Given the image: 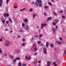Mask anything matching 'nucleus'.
I'll return each mask as SVG.
<instances>
[{
  "label": "nucleus",
  "mask_w": 66,
  "mask_h": 66,
  "mask_svg": "<svg viewBox=\"0 0 66 66\" xmlns=\"http://www.w3.org/2000/svg\"><path fill=\"white\" fill-rule=\"evenodd\" d=\"M9 44L10 42L9 41H7L6 42V43H5V45L6 47H8V46H9Z\"/></svg>",
  "instance_id": "f257e3e1"
},
{
  "label": "nucleus",
  "mask_w": 66,
  "mask_h": 66,
  "mask_svg": "<svg viewBox=\"0 0 66 66\" xmlns=\"http://www.w3.org/2000/svg\"><path fill=\"white\" fill-rule=\"evenodd\" d=\"M3 15L5 17H6L9 16V14L8 13L7 14L6 13H5Z\"/></svg>",
  "instance_id": "f03ea898"
},
{
  "label": "nucleus",
  "mask_w": 66,
  "mask_h": 66,
  "mask_svg": "<svg viewBox=\"0 0 66 66\" xmlns=\"http://www.w3.org/2000/svg\"><path fill=\"white\" fill-rule=\"evenodd\" d=\"M32 4H35L37 6H38V3H37V2H36L35 3L34 2H32Z\"/></svg>",
  "instance_id": "7ed1b4c3"
},
{
  "label": "nucleus",
  "mask_w": 66,
  "mask_h": 66,
  "mask_svg": "<svg viewBox=\"0 0 66 66\" xmlns=\"http://www.w3.org/2000/svg\"><path fill=\"white\" fill-rule=\"evenodd\" d=\"M36 1H37L38 3H39V2L40 3V4H42V1L40 0L39 1L38 0H37Z\"/></svg>",
  "instance_id": "20e7f679"
},
{
  "label": "nucleus",
  "mask_w": 66,
  "mask_h": 66,
  "mask_svg": "<svg viewBox=\"0 0 66 66\" xmlns=\"http://www.w3.org/2000/svg\"><path fill=\"white\" fill-rule=\"evenodd\" d=\"M3 2V1L2 0H0V6H2V3Z\"/></svg>",
  "instance_id": "39448f33"
},
{
  "label": "nucleus",
  "mask_w": 66,
  "mask_h": 66,
  "mask_svg": "<svg viewBox=\"0 0 66 66\" xmlns=\"http://www.w3.org/2000/svg\"><path fill=\"white\" fill-rule=\"evenodd\" d=\"M47 24L46 23H43L41 24L42 27H45V26H46Z\"/></svg>",
  "instance_id": "423d86ee"
},
{
  "label": "nucleus",
  "mask_w": 66,
  "mask_h": 66,
  "mask_svg": "<svg viewBox=\"0 0 66 66\" xmlns=\"http://www.w3.org/2000/svg\"><path fill=\"white\" fill-rule=\"evenodd\" d=\"M48 46H49V43H48V42H46V47H48Z\"/></svg>",
  "instance_id": "0eeeda50"
},
{
  "label": "nucleus",
  "mask_w": 66,
  "mask_h": 66,
  "mask_svg": "<svg viewBox=\"0 0 66 66\" xmlns=\"http://www.w3.org/2000/svg\"><path fill=\"white\" fill-rule=\"evenodd\" d=\"M53 13L54 15V16H56V17H57V14L56 13H55V12H54Z\"/></svg>",
  "instance_id": "6e6552de"
},
{
  "label": "nucleus",
  "mask_w": 66,
  "mask_h": 66,
  "mask_svg": "<svg viewBox=\"0 0 66 66\" xmlns=\"http://www.w3.org/2000/svg\"><path fill=\"white\" fill-rule=\"evenodd\" d=\"M47 66H50V61H47Z\"/></svg>",
  "instance_id": "1a4fd4ad"
},
{
  "label": "nucleus",
  "mask_w": 66,
  "mask_h": 66,
  "mask_svg": "<svg viewBox=\"0 0 66 66\" xmlns=\"http://www.w3.org/2000/svg\"><path fill=\"white\" fill-rule=\"evenodd\" d=\"M56 43L59 45H61V42L59 41H56Z\"/></svg>",
  "instance_id": "9d476101"
},
{
  "label": "nucleus",
  "mask_w": 66,
  "mask_h": 66,
  "mask_svg": "<svg viewBox=\"0 0 66 66\" xmlns=\"http://www.w3.org/2000/svg\"><path fill=\"white\" fill-rule=\"evenodd\" d=\"M10 56L11 58V59H13L14 58V56H12L11 55H10Z\"/></svg>",
  "instance_id": "9b49d317"
},
{
  "label": "nucleus",
  "mask_w": 66,
  "mask_h": 66,
  "mask_svg": "<svg viewBox=\"0 0 66 66\" xmlns=\"http://www.w3.org/2000/svg\"><path fill=\"white\" fill-rule=\"evenodd\" d=\"M16 60H20V58L19 57H17L15 59Z\"/></svg>",
  "instance_id": "f8f14e48"
},
{
  "label": "nucleus",
  "mask_w": 66,
  "mask_h": 66,
  "mask_svg": "<svg viewBox=\"0 0 66 66\" xmlns=\"http://www.w3.org/2000/svg\"><path fill=\"white\" fill-rule=\"evenodd\" d=\"M59 20L57 19H55V22L56 23H57V22H59Z\"/></svg>",
  "instance_id": "ddd939ff"
},
{
  "label": "nucleus",
  "mask_w": 66,
  "mask_h": 66,
  "mask_svg": "<svg viewBox=\"0 0 66 66\" xmlns=\"http://www.w3.org/2000/svg\"><path fill=\"white\" fill-rule=\"evenodd\" d=\"M52 19V17H49L47 18V19L48 20H51V19Z\"/></svg>",
  "instance_id": "4468645a"
},
{
  "label": "nucleus",
  "mask_w": 66,
  "mask_h": 66,
  "mask_svg": "<svg viewBox=\"0 0 66 66\" xmlns=\"http://www.w3.org/2000/svg\"><path fill=\"white\" fill-rule=\"evenodd\" d=\"M43 52L44 53V54H45V55H46V54H47V52L46 51H43Z\"/></svg>",
  "instance_id": "2eb2a0df"
},
{
  "label": "nucleus",
  "mask_w": 66,
  "mask_h": 66,
  "mask_svg": "<svg viewBox=\"0 0 66 66\" xmlns=\"http://www.w3.org/2000/svg\"><path fill=\"white\" fill-rule=\"evenodd\" d=\"M53 46L54 45L53 43H51V45H50L51 47H53Z\"/></svg>",
  "instance_id": "dca6fc26"
},
{
  "label": "nucleus",
  "mask_w": 66,
  "mask_h": 66,
  "mask_svg": "<svg viewBox=\"0 0 66 66\" xmlns=\"http://www.w3.org/2000/svg\"><path fill=\"white\" fill-rule=\"evenodd\" d=\"M29 28L28 27V25H26V30H28V29H29Z\"/></svg>",
  "instance_id": "f3484780"
},
{
  "label": "nucleus",
  "mask_w": 66,
  "mask_h": 66,
  "mask_svg": "<svg viewBox=\"0 0 66 66\" xmlns=\"http://www.w3.org/2000/svg\"><path fill=\"white\" fill-rule=\"evenodd\" d=\"M48 4L50 5H52V4H51V2H48Z\"/></svg>",
  "instance_id": "a211bd4d"
},
{
  "label": "nucleus",
  "mask_w": 66,
  "mask_h": 66,
  "mask_svg": "<svg viewBox=\"0 0 66 66\" xmlns=\"http://www.w3.org/2000/svg\"><path fill=\"white\" fill-rule=\"evenodd\" d=\"M26 10V8H24L23 9H21L20 10V11H24V10Z\"/></svg>",
  "instance_id": "6ab92c4d"
},
{
  "label": "nucleus",
  "mask_w": 66,
  "mask_h": 66,
  "mask_svg": "<svg viewBox=\"0 0 66 66\" xmlns=\"http://www.w3.org/2000/svg\"><path fill=\"white\" fill-rule=\"evenodd\" d=\"M18 66H21V63H20V62H19V63Z\"/></svg>",
  "instance_id": "aec40b11"
},
{
  "label": "nucleus",
  "mask_w": 66,
  "mask_h": 66,
  "mask_svg": "<svg viewBox=\"0 0 66 66\" xmlns=\"http://www.w3.org/2000/svg\"><path fill=\"white\" fill-rule=\"evenodd\" d=\"M34 50L35 51H36L37 50V48L36 47H35L34 48Z\"/></svg>",
  "instance_id": "412c9836"
},
{
  "label": "nucleus",
  "mask_w": 66,
  "mask_h": 66,
  "mask_svg": "<svg viewBox=\"0 0 66 66\" xmlns=\"http://www.w3.org/2000/svg\"><path fill=\"white\" fill-rule=\"evenodd\" d=\"M44 8L45 9H46V8H47V9H48L49 7H48V6H45L44 7Z\"/></svg>",
  "instance_id": "4be33fe9"
},
{
  "label": "nucleus",
  "mask_w": 66,
  "mask_h": 66,
  "mask_svg": "<svg viewBox=\"0 0 66 66\" xmlns=\"http://www.w3.org/2000/svg\"><path fill=\"white\" fill-rule=\"evenodd\" d=\"M43 51H44H44H45L46 50V48L45 47H43Z\"/></svg>",
  "instance_id": "5701e85b"
},
{
  "label": "nucleus",
  "mask_w": 66,
  "mask_h": 66,
  "mask_svg": "<svg viewBox=\"0 0 66 66\" xmlns=\"http://www.w3.org/2000/svg\"><path fill=\"white\" fill-rule=\"evenodd\" d=\"M32 47H36V45L35 44H34L32 45Z\"/></svg>",
  "instance_id": "b1692460"
},
{
  "label": "nucleus",
  "mask_w": 66,
  "mask_h": 66,
  "mask_svg": "<svg viewBox=\"0 0 66 66\" xmlns=\"http://www.w3.org/2000/svg\"><path fill=\"white\" fill-rule=\"evenodd\" d=\"M33 11V9L31 8V9L29 10L30 12H32Z\"/></svg>",
  "instance_id": "393cba45"
},
{
  "label": "nucleus",
  "mask_w": 66,
  "mask_h": 66,
  "mask_svg": "<svg viewBox=\"0 0 66 66\" xmlns=\"http://www.w3.org/2000/svg\"><path fill=\"white\" fill-rule=\"evenodd\" d=\"M24 22H27L28 21V19H26L24 20Z\"/></svg>",
  "instance_id": "a878e982"
},
{
  "label": "nucleus",
  "mask_w": 66,
  "mask_h": 66,
  "mask_svg": "<svg viewBox=\"0 0 66 66\" xmlns=\"http://www.w3.org/2000/svg\"><path fill=\"white\" fill-rule=\"evenodd\" d=\"M33 18L34 19L35 18V17L36 16V14H34V15H33Z\"/></svg>",
  "instance_id": "bb28decb"
},
{
  "label": "nucleus",
  "mask_w": 66,
  "mask_h": 66,
  "mask_svg": "<svg viewBox=\"0 0 66 66\" xmlns=\"http://www.w3.org/2000/svg\"><path fill=\"white\" fill-rule=\"evenodd\" d=\"M13 63H15V62H16V59H14L13 60Z\"/></svg>",
  "instance_id": "cd10ccee"
},
{
  "label": "nucleus",
  "mask_w": 66,
  "mask_h": 66,
  "mask_svg": "<svg viewBox=\"0 0 66 66\" xmlns=\"http://www.w3.org/2000/svg\"><path fill=\"white\" fill-rule=\"evenodd\" d=\"M9 20L10 22H12V20L11 19H9Z\"/></svg>",
  "instance_id": "c85d7f7f"
},
{
  "label": "nucleus",
  "mask_w": 66,
  "mask_h": 66,
  "mask_svg": "<svg viewBox=\"0 0 66 66\" xmlns=\"http://www.w3.org/2000/svg\"><path fill=\"white\" fill-rule=\"evenodd\" d=\"M63 12H64V11H60L59 12L60 13H63Z\"/></svg>",
  "instance_id": "c756f323"
},
{
  "label": "nucleus",
  "mask_w": 66,
  "mask_h": 66,
  "mask_svg": "<svg viewBox=\"0 0 66 66\" xmlns=\"http://www.w3.org/2000/svg\"><path fill=\"white\" fill-rule=\"evenodd\" d=\"M0 53H2V51H1V48H0Z\"/></svg>",
  "instance_id": "7c9ffc66"
},
{
  "label": "nucleus",
  "mask_w": 66,
  "mask_h": 66,
  "mask_svg": "<svg viewBox=\"0 0 66 66\" xmlns=\"http://www.w3.org/2000/svg\"><path fill=\"white\" fill-rule=\"evenodd\" d=\"M62 18H63V19H65V16L64 15H63L62 16Z\"/></svg>",
  "instance_id": "2f4dec72"
},
{
  "label": "nucleus",
  "mask_w": 66,
  "mask_h": 66,
  "mask_svg": "<svg viewBox=\"0 0 66 66\" xmlns=\"http://www.w3.org/2000/svg\"><path fill=\"white\" fill-rule=\"evenodd\" d=\"M43 36V35H42V34L39 36V37L40 38L42 37Z\"/></svg>",
  "instance_id": "473e14b6"
},
{
  "label": "nucleus",
  "mask_w": 66,
  "mask_h": 66,
  "mask_svg": "<svg viewBox=\"0 0 66 66\" xmlns=\"http://www.w3.org/2000/svg\"><path fill=\"white\" fill-rule=\"evenodd\" d=\"M41 43V42L40 41H39L37 42V43L38 44H40Z\"/></svg>",
  "instance_id": "72a5a7b5"
},
{
  "label": "nucleus",
  "mask_w": 66,
  "mask_h": 66,
  "mask_svg": "<svg viewBox=\"0 0 66 66\" xmlns=\"http://www.w3.org/2000/svg\"><path fill=\"white\" fill-rule=\"evenodd\" d=\"M40 4L39 3V4L38 5L39 6H42V5L41 4Z\"/></svg>",
  "instance_id": "f704fd0d"
},
{
  "label": "nucleus",
  "mask_w": 66,
  "mask_h": 66,
  "mask_svg": "<svg viewBox=\"0 0 66 66\" xmlns=\"http://www.w3.org/2000/svg\"><path fill=\"white\" fill-rule=\"evenodd\" d=\"M31 59V57H28V58H27V60H30Z\"/></svg>",
  "instance_id": "c9c22d12"
},
{
  "label": "nucleus",
  "mask_w": 66,
  "mask_h": 66,
  "mask_svg": "<svg viewBox=\"0 0 66 66\" xmlns=\"http://www.w3.org/2000/svg\"><path fill=\"white\" fill-rule=\"evenodd\" d=\"M3 37H2L0 39V42H2V38Z\"/></svg>",
  "instance_id": "e433bc0d"
},
{
  "label": "nucleus",
  "mask_w": 66,
  "mask_h": 66,
  "mask_svg": "<svg viewBox=\"0 0 66 66\" xmlns=\"http://www.w3.org/2000/svg\"><path fill=\"white\" fill-rule=\"evenodd\" d=\"M55 64H56V62H53V65H54Z\"/></svg>",
  "instance_id": "4c0bfd02"
},
{
  "label": "nucleus",
  "mask_w": 66,
  "mask_h": 66,
  "mask_svg": "<svg viewBox=\"0 0 66 66\" xmlns=\"http://www.w3.org/2000/svg\"><path fill=\"white\" fill-rule=\"evenodd\" d=\"M53 32H55V29L53 28Z\"/></svg>",
  "instance_id": "58836bf2"
},
{
  "label": "nucleus",
  "mask_w": 66,
  "mask_h": 66,
  "mask_svg": "<svg viewBox=\"0 0 66 66\" xmlns=\"http://www.w3.org/2000/svg\"><path fill=\"white\" fill-rule=\"evenodd\" d=\"M22 46H25V43H23L22 44Z\"/></svg>",
  "instance_id": "ea45409f"
},
{
  "label": "nucleus",
  "mask_w": 66,
  "mask_h": 66,
  "mask_svg": "<svg viewBox=\"0 0 66 66\" xmlns=\"http://www.w3.org/2000/svg\"><path fill=\"white\" fill-rule=\"evenodd\" d=\"M2 22L3 23H5V20L2 21Z\"/></svg>",
  "instance_id": "a19ab883"
},
{
  "label": "nucleus",
  "mask_w": 66,
  "mask_h": 66,
  "mask_svg": "<svg viewBox=\"0 0 66 66\" xmlns=\"http://www.w3.org/2000/svg\"><path fill=\"white\" fill-rule=\"evenodd\" d=\"M6 22V23L8 24V23H9V21H7Z\"/></svg>",
  "instance_id": "79ce46f5"
},
{
  "label": "nucleus",
  "mask_w": 66,
  "mask_h": 66,
  "mask_svg": "<svg viewBox=\"0 0 66 66\" xmlns=\"http://www.w3.org/2000/svg\"><path fill=\"white\" fill-rule=\"evenodd\" d=\"M23 66H26V64H22Z\"/></svg>",
  "instance_id": "37998d69"
},
{
  "label": "nucleus",
  "mask_w": 66,
  "mask_h": 66,
  "mask_svg": "<svg viewBox=\"0 0 66 66\" xmlns=\"http://www.w3.org/2000/svg\"><path fill=\"white\" fill-rule=\"evenodd\" d=\"M35 55H36V54H37V53H35L34 54Z\"/></svg>",
  "instance_id": "c03bdc74"
},
{
  "label": "nucleus",
  "mask_w": 66,
  "mask_h": 66,
  "mask_svg": "<svg viewBox=\"0 0 66 66\" xmlns=\"http://www.w3.org/2000/svg\"><path fill=\"white\" fill-rule=\"evenodd\" d=\"M4 56H5V57H6V56H7V54H4Z\"/></svg>",
  "instance_id": "a18cd8bd"
},
{
  "label": "nucleus",
  "mask_w": 66,
  "mask_h": 66,
  "mask_svg": "<svg viewBox=\"0 0 66 66\" xmlns=\"http://www.w3.org/2000/svg\"><path fill=\"white\" fill-rule=\"evenodd\" d=\"M14 9H16L17 7V6H14Z\"/></svg>",
  "instance_id": "49530a36"
},
{
  "label": "nucleus",
  "mask_w": 66,
  "mask_h": 66,
  "mask_svg": "<svg viewBox=\"0 0 66 66\" xmlns=\"http://www.w3.org/2000/svg\"><path fill=\"white\" fill-rule=\"evenodd\" d=\"M9 0H6V3H8V2H9Z\"/></svg>",
  "instance_id": "de8ad7c7"
},
{
  "label": "nucleus",
  "mask_w": 66,
  "mask_h": 66,
  "mask_svg": "<svg viewBox=\"0 0 66 66\" xmlns=\"http://www.w3.org/2000/svg\"><path fill=\"white\" fill-rule=\"evenodd\" d=\"M59 39L61 40H62V38L61 37H60Z\"/></svg>",
  "instance_id": "09e8293b"
},
{
  "label": "nucleus",
  "mask_w": 66,
  "mask_h": 66,
  "mask_svg": "<svg viewBox=\"0 0 66 66\" xmlns=\"http://www.w3.org/2000/svg\"><path fill=\"white\" fill-rule=\"evenodd\" d=\"M22 26H23V27H24V23H22Z\"/></svg>",
  "instance_id": "8fccbe9b"
},
{
  "label": "nucleus",
  "mask_w": 66,
  "mask_h": 66,
  "mask_svg": "<svg viewBox=\"0 0 66 66\" xmlns=\"http://www.w3.org/2000/svg\"><path fill=\"white\" fill-rule=\"evenodd\" d=\"M28 56H25V58H26V59H27H27H28Z\"/></svg>",
  "instance_id": "3c124183"
},
{
  "label": "nucleus",
  "mask_w": 66,
  "mask_h": 66,
  "mask_svg": "<svg viewBox=\"0 0 66 66\" xmlns=\"http://www.w3.org/2000/svg\"><path fill=\"white\" fill-rule=\"evenodd\" d=\"M53 24L54 26H55V23H53Z\"/></svg>",
  "instance_id": "603ef678"
},
{
  "label": "nucleus",
  "mask_w": 66,
  "mask_h": 66,
  "mask_svg": "<svg viewBox=\"0 0 66 66\" xmlns=\"http://www.w3.org/2000/svg\"><path fill=\"white\" fill-rule=\"evenodd\" d=\"M38 63H41V62H42V61H41V60H40V61H38Z\"/></svg>",
  "instance_id": "864d4df0"
},
{
  "label": "nucleus",
  "mask_w": 66,
  "mask_h": 66,
  "mask_svg": "<svg viewBox=\"0 0 66 66\" xmlns=\"http://www.w3.org/2000/svg\"><path fill=\"white\" fill-rule=\"evenodd\" d=\"M44 15L45 16H46L47 15V13H44Z\"/></svg>",
  "instance_id": "5fc2aeb1"
},
{
  "label": "nucleus",
  "mask_w": 66,
  "mask_h": 66,
  "mask_svg": "<svg viewBox=\"0 0 66 66\" xmlns=\"http://www.w3.org/2000/svg\"><path fill=\"white\" fill-rule=\"evenodd\" d=\"M64 54H66V50H65L64 51Z\"/></svg>",
  "instance_id": "6e6d98bb"
},
{
  "label": "nucleus",
  "mask_w": 66,
  "mask_h": 66,
  "mask_svg": "<svg viewBox=\"0 0 66 66\" xmlns=\"http://www.w3.org/2000/svg\"><path fill=\"white\" fill-rule=\"evenodd\" d=\"M35 36L36 37H38V35Z\"/></svg>",
  "instance_id": "4d7b16f0"
},
{
  "label": "nucleus",
  "mask_w": 66,
  "mask_h": 66,
  "mask_svg": "<svg viewBox=\"0 0 66 66\" xmlns=\"http://www.w3.org/2000/svg\"><path fill=\"white\" fill-rule=\"evenodd\" d=\"M51 1L52 2H54V0H51Z\"/></svg>",
  "instance_id": "13d9d810"
},
{
  "label": "nucleus",
  "mask_w": 66,
  "mask_h": 66,
  "mask_svg": "<svg viewBox=\"0 0 66 66\" xmlns=\"http://www.w3.org/2000/svg\"><path fill=\"white\" fill-rule=\"evenodd\" d=\"M5 31H7L8 30H8V29H5Z\"/></svg>",
  "instance_id": "bf43d9fd"
},
{
  "label": "nucleus",
  "mask_w": 66,
  "mask_h": 66,
  "mask_svg": "<svg viewBox=\"0 0 66 66\" xmlns=\"http://www.w3.org/2000/svg\"><path fill=\"white\" fill-rule=\"evenodd\" d=\"M25 40V39L24 38H23V42H24V41Z\"/></svg>",
  "instance_id": "052dcab7"
},
{
  "label": "nucleus",
  "mask_w": 66,
  "mask_h": 66,
  "mask_svg": "<svg viewBox=\"0 0 66 66\" xmlns=\"http://www.w3.org/2000/svg\"><path fill=\"white\" fill-rule=\"evenodd\" d=\"M7 66H12V65H10V64H9V65H7Z\"/></svg>",
  "instance_id": "680f3d73"
},
{
  "label": "nucleus",
  "mask_w": 66,
  "mask_h": 66,
  "mask_svg": "<svg viewBox=\"0 0 66 66\" xmlns=\"http://www.w3.org/2000/svg\"><path fill=\"white\" fill-rule=\"evenodd\" d=\"M18 38H20V36H18Z\"/></svg>",
  "instance_id": "e2e57ef3"
},
{
  "label": "nucleus",
  "mask_w": 66,
  "mask_h": 66,
  "mask_svg": "<svg viewBox=\"0 0 66 66\" xmlns=\"http://www.w3.org/2000/svg\"><path fill=\"white\" fill-rule=\"evenodd\" d=\"M12 32H13V31H12V30H11L10 31V33H12Z\"/></svg>",
  "instance_id": "0e129e2a"
},
{
  "label": "nucleus",
  "mask_w": 66,
  "mask_h": 66,
  "mask_svg": "<svg viewBox=\"0 0 66 66\" xmlns=\"http://www.w3.org/2000/svg\"><path fill=\"white\" fill-rule=\"evenodd\" d=\"M41 29H43V26L41 27Z\"/></svg>",
  "instance_id": "69168bd1"
},
{
  "label": "nucleus",
  "mask_w": 66,
  "mask_h": 66,
  "mask_svg": "<svg viewBox=\"0 0 66 66\" xmlns=\"http://www.w3.org/2000/svg\"><path fill=\"white\" fill-rule=\"evenodd\" d=\"M57 66V64H56L54 65V66Z\"/></svg>",
  "instance_id": "338daca9"
},
{
  "label": "nucleus",
  "mask_w": 66,
  "mask_h": 66,
  "mask_svg": "<svg viewBox=\"0 0 66 66\" xmlns=\"http://www.w3.org/2000/svg\"><path fill=\"white\" fill-rule=\"evenodd\" d=\"M64 12H65V13H66V10H64Z\"/></svg>",
  "instance_id": "774afa93"
}]
</instances>
